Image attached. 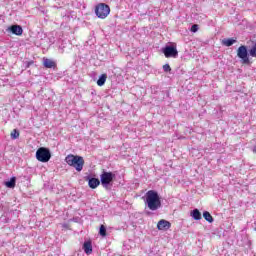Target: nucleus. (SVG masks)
Here are the masks:
<instances>
[{"label":"nucleus","mask_w":256,"mask_h":256,"mask_svg":"<svg viewBox=\"0 0 256 256\" xmlns=\"http://www.w3.org/2000/svg\"><path fill=\"white\" fill-rule=\"evenodd\" d=\"M144 203L145 205H147L150 211H157L158 209H161V197L159 196V193L155 190H149L148 192H146L144 197Z\"/></svg>","instance_id":"f257e3e1"},{"label":"nucleus","mask_w":256,"mask_h":256,"mask_svg":"<svg viewBox=\"0 0 256 256\" xmlns=\"http://www.w3.org/2000/svg\"><path fill=\"white\" fill-rule=\"evenodd\" d=\"M65 162L69 167H73L78 173L83 171V167H85V159L83 156L69 154L65 157Z\"/></svg>","instance_id":"f03ea898"},{"label":"nucleus","mask_w":256,"mask_h":256,"mask_svg":"<svg viewBox=\"0 0 256 256\" xmlns=\"http://www.w3.org/2000/svg\"><path fill=\"white\" fill-rule=\"evenodd\" d=\"M111 13V7L105 3H99L95 6V15L98 19H107Z\"/></svg>","instance_id":"7ed1b4c3"},{"label":"nucleus","mask_w":256,"mask_h":256,"mask_svg":"<svg viewBox=\"0 0 256 256\" xmlns=\"http://www.w3.org/2000/svg\"><path fill=\"white\" fill-rule=\"evenodd\" d=\"M36 159L40 161V163H49L51 160V150L45 147L38 148L36 151Z\"/></svg>","instance_id":"20e7f679"},{"label":"nucleus","mask_w":256,"mask_h":256,"mask_svg":"<svg viewBox=\"0 0 256 256\" xmlns=\"http://www.w3.org/2000/svg\"><path fill=\"white\" fill-rule=\"evenodd\" d=\"M237 56L239 59L242 60V63L244 65H250L251 60H249L248 52H247V46L242 45L237 49Z\"/></svg>","instance_id":"39448f33"},{"label":"nucleus","mask_w":256,"mask_h":256,"mask_svg":"<svg viewBox=\"0 0 256 256\" xmlns=\"http://www.w3.org/2000/svg\"><path fill=\"white\" fill-rule=\"evenodd\" d=\"M162 53L166 57V59L173 58L177 59L179 55V51H177V48L175 46H166L162 49Z\"/></svg>","instance_id":"423d86ee"},{"label":"nucleus","mask_w":256,"mask_h":256,"mask_svg":"<svg viewBox=\"0 0 256 256\" xmlns=\"http://www.w3.org/2000/svg\"><path fill=\"white\" fill-rule=\"evenodd\" d=\"M114 177H115V174H113V172L103 171L102 174L100 175L101 185H103L104 187H107V185H110L111 183H113Z\"/></svg>","instance_id":"0eeeda50"},{"label":"nucleus","mask_w":256,"mask_h":256,"mask_svg":"<svg viewBox=\"0 0 256 256\" xmlns=\"http://www.w3.org/2000/svg\"><path fill=\"white\" fill-rule=\"evenodd\" d=\"M157 229L159 231H168V229H171V222L162 219L157 223Z\"/></svg>","instance_id":"6e6552de"},{"label":"nucleus","mask_w":256,"mask_h":256,"mask_svg":"<svg viewBox=\"0 0 256 256\" xmlns=\"http://www.w3.org/2000/svg\"><path fill=\"white\" fill-rule=\"evenodd\" d=\"M82 249L86 255H91V253H93V244L91 240L84 242Z\"/></svg>","instance_id":"1a4fd4ad"},{"label":"nucleus","mask_w":256,"mask_h":256,"mask_svg":"<svg viewBox=\"0 0 256 256\" xmlns=\"http://www.w3.org/2000/svg\"><path fill=\"white\" fill-rule=\"evenodd\" d=\"M10 31L11 33H13V35H17L18 37H21V35H23V28L19 25H12L10 27Z\"/></svg>","instance_id":"9d476101"},{"label":"nucleus","mask_w":256,"mask_h":256,"mask_svg":"<svg viewBox=\"0 0 256 256\" xmlns=\"http://www.w3.org/2000/svg\"><path fill=\"white\" fill-rule=\"evenodd\" d=\"M90 189H97L101 185V180L99 178H91L88 181Z\"/></svg>","instance_id":"9b49d317"},{"label":"nucleus","mask_w":256,"mask_h":256,"mask_svg":"<svg viewBox=\"0 0 256 256\" xmlns=\"http://www.w3.org/2000/svg\"><path fill=\"white\" fill-rule=\"evenodd\" d=\"M43 65H44V67H46V69H53V68L57 67V63H55V61H53L49 58H44Z\"/></svg>","instance_id":"f8f14e48"},{"label":"nucleus","mask_w":256,"mask_h":256,"mask_svg":"<svg viewBox=\"0 0 256 256\" xmlns=\"http://www.w3.org/2000/svg\"><path fill=\"white\" fill-rule=\"evenodd\" d=\"M190 216L194 218L195 221H201V212L199 209H194L190 212Z\"/></svg>","instance_id":"ddd939ff"},{"label":"nucleus","mask_w":256,"mask_h":256,"mask_svg":"<svg viewBox=\"0 0 256 256\" xmlns=\"http://www.w3.org/2000/svg\"><path fill=\"white\" fill-rule=\"evenodd\" d=\"M235 43H237V40L233 38L224 39L222 41V45H225V47H231Z\"/></svg>","instance_id":"4468645a"},{"label":"nucleus","mask_w":256,"mask_h":256,"mask_svg":"<svg viewBox=\"0 0 256 256\" xmlns=\"http://www.w3.org/2000/svg\"><path fill=\"white\" fill-rule=\"evenodd\" d=\"M107 81V74H102L99 79L97 80L98 87H103L105 85V82Z\"/></svg>","instance_id":"2eb2a0df"},{"label":"nucleus","mask_w":256,"mask_h":256,"mask_svg":"<svg viewBox=\"0 0 256 256\" xmlns=\"http://www.w3.org/2000/svg\"><path fill=\"white\" fill-rule=\"evenodd\" d=\"M16 181H17V178L16 177H12L10 179V181L5 182V185L8 187V189H15Z\"/></svg>","instance_id":"dca6fc26"},{"label":"nucleus","mask_w":256,"mask_h":256,"mask_svg":"<svg viewBox=\"0 0 256 256\" xmlns=\"http://www.w3.org/2000/svg\"><path fill=\"white\" fill-rule=\"evenodd\" d=\"M203 218H204L205 221H207L208 223H213V216L211 215V213H209V211H204V212H203Z\"/></svg>","instance_id":"f3484780"},{"label":"nucleus","mask_w":256,"mask_h":256,"mask_svg":"<svg viewBox=\"0 0 256 256\" xmlns=\"http://www.w3.org/2000/svg\"><path fill=\"white\" fill-rule=\"evenodd\" d=\"M99 235L101 237H107V228L105 227V225L100 226Z\"/></svg>","instance_id":"a211bd4d"},{"label":"nucleus","mask_w":256,"mask_h":256,"mask_svg":"<svg viewBox=\"0 0 256 256\" xmlns=\"http://www.w3.org/2000/svg\"><path fill=\"white\" fill-rule=\"evenodd\" d=\"M249 55H250V57L256 58V42L253 44V46L249 50Z\"/></svg>","instance_id":"6ab92c4d"},{"label":"nucleus","mask_w":256,"mask_h":256,"mask_svg":"<svg viewBox=\"0 0 256 256\" xmlns=\"http://www.w3.org/2000/svg\"><path fill=\"white\" fill-rule=\"evenodd\" d=\"M11 137L12 139H19V132L17 129H14L12 132H11Z\"/></svg>","instance_id":"aec40b11"},{"label":"nucleus","mask_w":256,"mask_h":256,"mask_svg":"<svg viewBox=\"0 0 256 256\" xmlns=\"http://www.w3.org/2000/svg\"><path fill=\"white\" fill-rule=\"evenodd\" d=\"M163 71L165 73H171V66L169 64L163 65Z\"/></svg>","instance_id":"412c9836"},{"label":"nucleus","mask_w":256,"mask_h":256,"mask_svg":"<svg viewBox=\"0 0 256 256\" xmlns=\"http://www.w3.org/2000/svg\"><path fill=\"white\" fill-rule=\"evenodd\" d=\"M190 31H192V33H197L199 31V25L197 24L192 25Z\"/></svg>","instance_id":"4be33fe9"},{"label":"nucleus","mask_w":256,"mask_h":256,"mask_svg":"<svg viewBox=\"0 0 256 256\" xmlns=\"http://www.w3.org/2000/svg\"><path fill=\"white\" fill-rule=\"evenodd\" d=\"M33 63H35V62L34 61L27 62V68L31 67V65H33Z\"/></svg>","instance_id":"5701e85b"},{"label":"nucleus","mask_w":256,"mask_h":256,"mask_svg":"<svg viewBox=\"0 0 256 256\" xmlns=\"http://www.w3.org/2000/svg\"><path fill=\"white\" fill-rule=\"evenodd\" d=\"M253 153L256 154V145H255L254 148H253Z\"/></svg>","instance_id":"b1692460"}]
</instances>
